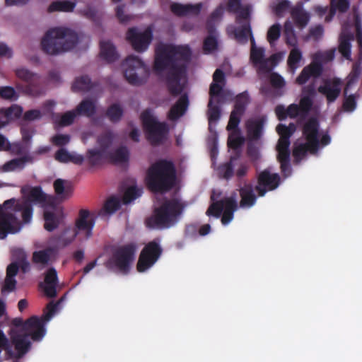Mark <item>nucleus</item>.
<instances>
[{
    "mask_svg": "<svg viewBox=\"0 0 362 362\" xmlns=\"http://www.w3.org/2000/svg\"><path fill=\"white\" fill-rule=\"evenodd\" d=\"M9 335L11 343L14 346L16 351H13L10 346V349L7 351V358L19 361L31 348V342L29 339L30 335L28 332L18 333L14 330L13 334Z\"/></svg>",
    "mask_w": 362,
    "mask_h": 362,
    "instance_id": "nucleus-15",
    "label": "nucleus"
},
{
    "mask_svg": "<svg viewBox=\"0 0 362 362\" xmlns=\"http://www.w3.org/2000/svg\"><path fill=\"white\" fill-rule=\"evenodd\" d=\"M192 52L187 45H163L156 50L153 69L157 72L168 69L166 85L173 96L180 95L184 86L181 79L185 75Z\"/></svg>",
    "mask_w": 362,
    "mask_h": 362,
    "instance_id": "nucleus-1",
    "label": "nucleus"
},
{
    "mask_svg": "<svg viewBox=\"0 0 362 362\" xmlns=\"http://www.w3.org/2000/svg\"><path fill=\"white\" fill-rule=\"evenodd\" d=\"M341 81L339 78H334L332 81L326 80L323 85L318 87L320 93L326 97L329 103L334 102L341 93Z\"/></svg>",
    "mask_w": 362,
    "mask_h": 362,
    "instance_id": "nucleus-20",
    "label": "nucleus"
},
{
    "mask_svg": "<svg viewBox=\"0 0 362 362\" xmlns=\"http://www.w3.org/2000/svg\"><path fill=\"white\" fill-rule=\"evenodd\" d=\"M126 37L136 52H143L152 41L153 31L150 27L143 32H139L136 28H131L127 30Z\"/></svg>",
    "mask_w": 362,
    "mask_h": 362,
    "instance_id": "nucleus-16",
    "label": "nucleus"
},
{
    "mask_svg": "<svg viewBox=\"0 0 362 362\" xmlns=\"http://www.w3.org/2000/svg\"><path fill=\"white\" fill-rule=\"evenodd\" d=\"M96 216L88 209H82L78 211V216L75 222V228H67L59 235L54 237L57 245L59 247L69 245L78 233L84 232L86 238L92 236V230L95 223Z\"/></svg>",
    "mask_w": 362,
    "mask_h": 362,
    "instance_id": "nucleus-5",
    "label": "nucleus"
},
{
    "mask_svg": "<svg viewBox=\"0 0 362 362\" xmlns=\"http://www.w3.org/2000/svg\"><path fill=\"white\" fill-rule=\"evenodd\" d=\"M301 59L302 53L300 50L298 48L292 49L287 60L288 67L293 71H295Z\"/></svg>",
    "mask_w": 362,
    "mask_h": 362,
    "instance_id": "nucleus-50",
    "label": "nucleus"
},
{
    "mask_svg": "<svg viewBox=\"0 0 362 362\" xmlns=\"http://www.w3.org/2000/svg\"><path fill=\"white\" fill-rule=\"evenodd\" d=\"M67 183V181L62 179H57L54 182V189L55 193L58 196H61L64 198H66L71 196L72 193V187L69 185H65Z\"/></svg>",
    "mask_w": 362,
    "mask_h": 362,
    "instance_id": "nucleus-41",
    "label": "nucleus"
},
{
    "mask_svg": "<svg viewBox=\"0 0 362 362\" xmlns=\"http://www.w3.org/2000/svg\"><path fill=\"white\" fill-rule=\"evenodd\" d=\"M238 209L235 195L224 197L219 201L214 202L209 206L206 214L209 216L218 218L222 214L221 222L227 225L233 218L234 212Z\"/></svg>",
    "mask_w": 362,
    "mask_h": 362,
    "instance_id": "nucleus-12",
    "label": "nucleus"
},
{
    "mask_svg": "<svg viewBox=\"0 0 362 362\" xmlns=\"http://www.w3.org/2000/svg\"><path fill=\"white\" fill-rule=\"evenodd\" d=\"M78 34L65 28H54L47 30L42 39L44 52L57 55L74 49L78 42Z\"/></svg>",
    "mask_w": 362,
    "mask_h": 362,
    "instance_id": "nucleus-3",
    "label": "nucleus"
},
{
    "mask_svg": "<svg viewBox=\"0 0 362 362\" xmlns=\"http://www.w3.org/2000/svg\"><path fill=\"white\" fill-rule=\"evenodd\" d=\"M235 37L236 40L240 43H247L248 41V37L250 36V39L251 40V36H252L250 24L249 22H247L242 25L240 28H238L235 30Z\"/></svg>",
    "mask_w": 362,
    "mask_h": 362,
    "instance_id": "nucleus-38",
    "label": "nucleus"
},
{
    "mask_svg": "<svg viewBox=\"0 0 362 362\" xmlns=\"http://www.w3.org/2000/svg\"><path fill=\"white\" fill-rule=\"evenodd\" d=\"M281 184V177L278 173H272L267 168L260 172L257 176V185L255 189L259 197H264L269 191L276 189Z\"/></svg>",
    "mask_w": 362,
    "mask_h": 362,
    "instance_id": "nucleus-17",
    "label": "nucleus"
},
{
    "mask_svg": "<svg viewBox=\"0 0 362 362\" xmlns=\"http://www.w3.org/2000/svg\"><path fill=\"white\" fill-rule=\"evenodd\" d=\"M313 100L310 96H303L300 100L298 107L301 112V117L305 118L311 110L313 107Z\"/></svg>",
    "mask_w": 362,
    "mask_h": 362,
    "instance_id": "nucleus-54",
    "label": "nucleus"
},
{
    "mask_svg": "<svg viewBox=\"0 0 362 362\" xmlns=\"http://www.w3.org/2000/svg\"><path fill=\"white\" fill-rule=\"evenodd\" d=\"M13 330L18 333L28 332L30 339L34 341H41L46 333L43 320L35 315L30 317L25 321L21 317L13 318L11 320L9 334H13Z\"/></svg>",
    "mask_w": 362,
    "mask_h": 362,
    "instance_id": "nucleus-10",
    "label": "nucleus"
},
{
    "mask_svg": "<svg viewBox=\"0 0 362 362\" xmlns=\"http://www.w3.org/2000/svg\"><path fill=\"white\" fill-rule=\"evenodd\" d=\"M76 115H78L74 110L68 111L59 117V119L58 121H56L57 124L61 127H66L71 125Z\"/></svg>",
    "mask_w": 362,
    "mask_h": 362,
    "instance_id": "nucleus-56",
    "label": "nucleus"
},
{
    "mask_svg": "<svg viewBox=\"0 0 362 362\" xmlns=\"http://www.w3.org/2000/svg\"><path fill=\"white\" fill-rule=\"evenodd\" d=\"M218 42L214 36L209 35L203 42V49L206 53H209L217 49Z\"/></svg>",
    "mask_w": 362,
    "mask_h": 362,
    "instance_id": "nucleus-61",
    "label": "nucleus"
},
{
    "mask_svg": "<svg viewBox=\"0 0 362 362\" xmlns=\"http://www.w3.org/2000/svg\"><path fill=\"white\" fill-rule=\"evenodd\" d=\"M52 254V250L51 248L35 251L33 253L32 261L35 264H40L44 266L47 265Z\"/></svg>",
    "mask_w": 362,
    "mask_h": 362,
    "instance_id": "nucleus-39",
    "label": "nucleus"
},
{
    "mask_svg": "<svg viewBox=\"0 0 362 362\" xmlns=\"http://www.w3.org/2000/svg\"><path fill=\"white\" fill-rule=\"evenodd\" d=\"M185 206L177 199H168L155 209L153 215L146 219V225L151 229L169 228L177 222Z\"/></svg>",
    "mask_w": 362,
    "mask_h": 362,
    "instance_id": "nucleus-4",
    "label": "nucleus"
},
{
    "mask_svg": "<svg viewBox=\"0 0 362 362\" xmlns=\"http://www.w3.org/2000/svg\"><path fill=\"white\" fill-rule=\"evenodd\" d=\"M354 21L356 29V40L358 46L359 55L362 57V20L361 16L355 13L354 15Z\"/></svg>",
    "mask_w": 362,
    "mask_h": 362,
    "instance_id": "nucleus-46",
    "label": "nucleus"
},
{
    "mask_svg": "<svg viewBox=\"0 0 362 362\" xmlns=\"http://www.w3.org/2000/svg\"><path fill=\"white\" fill-rule=\"evenodd\" d=\"M247 155L251 161H257L260 158L259 148L253 143L249 142L247 147Z\"/></svg>",
    "mask_w": 362,
    "mask_h": 362,
    "instance_id": "nucleus-64",
    "label": "nucleus"
},
{
    "mask_svg": "<svg viewBox=\"0 0 362 362\" xmlns=\"http://www.w3.org/2000/svg\"><path fill=\"white\" fill-rule=\"evenodd\" d=\"M44 228L46 230L52 232L58 228L60 220L53 211H45L44 212Z\"/></svg>",
    "mask_w": 362,
    "mask_h": 362,
    "instance_id": "nucleus-36",
    "label": "nucleus"
},
{
    "mask_svg": "<svg viewBox=\"0 0 362 362\" xmlns=\"http://www.w3.org/2000/svg\"><path fill=\"white\" fill-rule=\"evenodd\" d=\"M13 258L18 260L19 268L25 273L30 269V263L26 260V255L23 250L15 249L12 251Z\"/></svg>",
    "mask_w": 362,
    "mask_h": 362,
    "instance_id": "nucleus-47",
    "label": "nucleus"
},
{
    "mask_svg": "<svg viewBox=\"0 0 362 362\" xmlns=\"http://www.w3.org/2000/svg\"><path fill=\"white\" fill-rule=\"evenodd\" d=\"M123 109L118 103H114L110 105L105 112L106 117L112 123L119 122L123 116Z\"/></svg>",
    "mask_w": 362,
    "mask_h": 362,
    "instance_id": "nucleus-37",
    "label": "nucleus"
},
{
    "mask_svg": "<svg viewBox=\"0 0 362 362\" xmlns=\"http://www.w3.org/2000/svg\"><path fill=\"white\" fill-rule=\"evenodd\" d=\"M265 50L263 47H257L253 36H251L250 60L254 66H257L259 71L269 73L272 71L269 59L264 57Z\"/></svg>",
    "mask_w": 362,
    "mask_h": 362,
    "instance_id": "nucleus-19",
    "label": "nucleus"
},
{
    "mask_svg": "<svg viewBox=\"0 0 362 362\" xmlns=\"http://www.w3.org/2000/svg\"><path fill=\"white\" fill-rule=\"evenodd\" d=\"M119 208L120 200L115 197H112L105 202L103 208L99 213V215H103L104 214H112L117 211Z\"/></svg>",
    "mask_w": 362,
    "mask_h": 362,
    "instance_id": "nucleus-44",
    "label": "nucleus"
},
{
    "mask_svg": "<svg viewBox=\"0 0 362 362\" xmlns=\"http://www.w3.org/2000/svg\"><path fill=\"white\" fill-rule=\"evenodd\" d=\"M33 162V156L26 154L22 157L13 158L6 162L0 167V170L3 173L20 171L25 168L27 163H32Z\"/></svg>",
    "mask_w": 362,
    "mask_h": 362,
    "instance_id": "nucleus-22",
    "label": "nucleus"
},
{
    "mask_svg": "<svg viewBox=\"0 0 362 362\" xmlns=\"http://www.w3.org/2000/svg\"><path fill=\"white\" fill-rule=\"evenodd\" d=\"M319 129L320 124L315 117L308 119L303 127V136L313 150H318L320 147Z\"/></svg>",
    "mask_w": 362,
    "mask_h": 362,
    "instance_id": "nucleus-18",
    "label": "nucleus"
},
{
    "mask_svg": "<svg viewBox=\"0 0 362 362\" xmlns=\"http://www.w3.org/2000/svg\"><path fill=\"white\" fill-rule=\"evenodd\" d=\"M264 119L262 117L249 119L245 123L247 134L250 141H257L262 134Z\"/></svg>",
    "mask_w": 362,
    "mask_h": 362,
    "instance_id": "nucleus-24",
    "label": "nucleus"
},
{
    "mask_svg": "<svg viewBox=\"0 0 362 362\" xmlns=\"http://www.w3.org/2000/svg\"><path fill=\"white\" fill-rule=\"evenodd\" d=\"M176 182V170L173 163L160 159L153 163L146 172V184L155 193H165L171 190Z\"/></svg>",
    "mask_w": 362,
    "mask_h": 362,
    "instance_id": "nucleus-2",
    "label": "nucleus"
},
{
    "mask_svg": "<svg viewBox=\"0 0 362 362\" xmlns=\"http://www.w3.org/2000/svg\"><path fill=\"white\" fill-rule=\"evenodd\" d=\"M189 105V99L187 94L182 95L177 101L170 109L168 118L171 121H175L182 117L186 112Z\"/></svg>",
    "mask_w": 362,
    "mask_h": 362,
    "instance_id": "nucleus-25",
    "label": "nucleus"
},
{
    "mask_svg": "<svg viewBox=\"0 0 362 362\" xmlns=\"http://www.w3.org/2000/svg\"><path fill=\"white\" fill-rule=\"evenodd\" d=\"M243 115V114H239L238 112L232 110L226 127L227 130L230 131L236 129L240 124V119Z\"/></svg>",
    "mask_w": 362,
    "mask_h": 362,
    "instance_id": "nucleus-60",
    "label": "nucleus"
},
{
    "mask_svg": "<svg viewBox=\"0 0 362 362\" xmlns=\"http://www.w3.org/2000/svg\"><path fill=\"white\" fill-rule=\"evenodd\" d=\"M2 110L6 117L8 122L11 119L20 118L23 113L22 107L18 105H12L10 107L2 109Z\"/></svg>",
    "mask_w": 362,
    "mask_h": 362,
    "instance_id": "nucleus-52",
    "label": "nucleus"
},
{
    "mask_svg": "<svg viewBox=\"0 0 362 362\" xmlns=\"http://www.w3.org/2000/svg\"><path fill=\"white\" fill-rule=\"evenodd\" d=\"M113 141V134L111 132H107L100 134L97 140L100 150L107 153L109 148Z\"/></svg>",
    "mask_w": 362,
    "mask_h": 362,
    "instance_id": "nucleus-49",
    "label": "nucleus"
},
{
    "mask_svg": "<svg viewBox=\"0 0 362 362\" xmlns=\"http://www.w3.org/2000/svg\"><path fill=\"white\" fill-rule=\"evenodd\" d=\"M107 160L114 164L127 163L129 159V151L126 146H122L114 151H108L106 153Z\"/></svg>",
    "mask_w": 362,
    "mask_h": 362,
    "instance_id": "nucleus-27",
    "label": "nucleus"
},
{
    "mask_svg": "<svg viewBox=\"0 0 362 362\" xmlns=\"http://www.w3.org/2000/svg\"><path fill=\"white\" fill-rule=\"evenodd\" d=\"M15 156H21L26 153V148L24 145L20 142L11 143L8 141L6 151Z\"/></svg>",
    "mask_w": 362,
    "mask_h": 362,
    "instance_id": "nucleus-58",
    "label": "nucleus"
},
{
    "mask_svg": "<svg viewBox=\"0 0 362 362\" xmlns=\"http://www.w3.org/2000/svg\"><path fill=\"white\" fill-rule=\"evenodd\" d=\"M240 196V206L241 208H250L257 201V196L251 184H246L239 189Z\"/></svg>",
    "mask_w": 362,
    "mask_h": 362,
    "instance_id": "nucleus-26",
    "label": "nucleus"
},
{
    "mask_svg": "<svg viewBox=\"0 0 362 362\" xmlns=\"http://www.w3.org/2000/svg\"><path fill=\"white\" fill-rule=\"evenodd\" d=\"M323 67L320 62H312L309 65L305 66L300 74L296 79L298 85L305 84L311 77L318 78L321 76Z\"/></svg>",
    "mask_w": 362,
    "mask_h": 362,
    "instance_id": "nucleus-21",
    "label": "nucleus"
},
{
    "mask_svg": "<svg viewBox=\"0 0 362 362\" xmlns=\"http://www.w3.org/2000/svg\"><path fill=\"white\" fill-rule=\"evenodd\" d=\"M14 202L11 204V208L15 216L21 217V226L30 223L33 215V204H45L47 203V196L42 191L40 186L30 187L26 199H17L11 198Z\"/></svg>",
    "mask_w": 362,
    "mask_h": 362,
    "instance_id": "nucleus-6",
    "label": "nucleus"
},
{
    "mask_svg": "<svg viewBox=\"0 0 362 362\" xmlns=\"http://www.w3.org/2000/svg\"><path fill=\"white\" fill-rule=\"evenodd\" d=\"M296 130V127L293 123H290L288 126L279 124L276 128V131L280 136L278 143L291 144L290 138Z\"/></svg>",
    "mask_w": 362,
    "mask_h": 362,
    "instance_id": "nucleus-32",
    "label": "nucleus"
},
{
    "mask_svg": "<svg viewBox=\"0 0 362 362\" xmlns=\"http://www.w3.org/2000/svg\"><path fill=\"white\" fill-rule=\"evenodd\" d=\"M61 300H62V299L58 300L57 303H54V301H51L47 305V306H46L47 312L43 315L42 318H40L41 320H43L44 325H45V322L47 321H49L51 319V317L53 316V315L55 313Z\"/></svg>",
    "mask_w": 362,
    "mask_h": 362,
    "instance_id": "nucleus-59",
    "label": "nucleus"
},
{
    "mask_svg": "<svg viewBox=\"0 0 362 362\" xmlns=\"http://www.w3.org/2000/svg\"><path fill=\"white\" fill-rule=\"evenodd\" d=\"M141 119L148 141L153 146L161 144L169 132L168 124L158 122L151 109H146L141 113Z\"/></svg>",
    "mask_w": 362,
    "mask_h": 362,
    "instance_id": "nucleus-7",
    "label": "nucleus"
},
{
    "mask_svg": "<svg viewBox=\"0 0 362 362\" xmlns=\"http://www.w3.org/2000/svg\"><path fill=\"white\" fill-rule=\"evenodd\" d=\"M235 159V156H231L228 162H226L218 167V173L223 178L230 180L233 176L234 166L233 162Z\"/></svg>",
    "mask_w": 362,
    "mask_h": 362,
    "instance_id": "nucleus-45",
    "label": "nucleus"
},
{
    "mask_svg": "<svg viewBox=\"0 0 362 362\" xmlns=\"http://www.w3.org/2000/svg\"><path fill=\"white\" fill-rule=\"evenodd\" d=\"M16 77L21 81L16 83V88L23 93L32 96H39L44 93L40 77L25 68L15 70Z\"/></svg>",
    "mask_w": 362,
    "mask_h": 362,
    "instance_id": "nucleus-9",
    "label": "nucleus"
},
{
    "mask_svg": "<svg viewBox=\"0 0 362 362\" xmlns=\"http://www.w3.org/2000/svg\"><path fill=\"white\" fill-rule=\"evenodd\" d=\"M124 76L127 81L132 85H140L143 83V77L148 72L144 62L135 55H129L124 62Z\"/></svg>",
    "mask_w": 362,
    "mask_h": 362,
    "instance_id": "nucleus-14",
    "label": "nucleus"
},
{
    "mask_svg": "<svg viewBox=\"0 0 362 362\" xmlns=\"http://www.w3.org/2000/svg\"><path fill=\"white\" fill-rule=\"evenodd\" d=\"M202 8V3H199L195 5H183L180 4V7L178 8V13H177V16L182 17L188 15H198L200 13Z\"/></svg>",
    "mask_w": 362,
    "mask_h": 362,
    "instance_id": "nucleus-43",
    "label": "nucleus"
},
{
    "mask_svg": "<svg viewBox=\"0 0 362 362\" xmlns=\"http://www.w3.org/2000/svg\"><path fill=\"white\" fill-rule=\"evenodd\" d=\"M141 190L135 186H132L127 188L122 197L123 203L124 204L130 203L132 201L139 197L141 195Z\"/></svg>",
    "mask_w": 362,
    "mask_h": 362,
    "instance_id": "nucleus-55",
    "label": "nucleus"
},
{
    "mask_svg": "<svg viewBox=\"0 0 362 362\" xmlns=\"http://www.w3.org/2000/svg\"><path fill=\"white\" fill-rule=\"evenodd\" d=\"M163 248L159 238L148 242L142 249L136 264L139 272H144L151 268L160 257Z\"/></svg>",
    "mask_w": 362,
    "mask_h": 362,
    "instance_id": "nucleus-13",
    "label": "nucleus"
},
{
    "mask_svg": "<svg viewBox=\"0 0 362 362\" xmlns=\"http://www.w3.org/2000/svg\"><path fill=\"white\" fill-rule=\"evenodd\" d=\"M291 144H281L277 143L276 151H277V160L279 162L281 161H290L291 151L289 149Z\"/></svg>",
    "mask_w": 362,
    "mask_h": 362,
    "instance_id": "nucleus-51",
    "label": "nucleus"
},
{
    "mask_svg": "<svg viewBox=\"0 0 362 362\" xmlns=\"http://www.w3.org/2000/svg\"><path fill=\"white\" fill-rule=\"evenodd\" d=\"M136 245L134 243H129L119 247L113 252L112 257L105 262V266L110 271L118 270L127 274L134 259Z\"/></svg>",
    "mask_w": 362,
    "mask_h": 362,
    "instance_id": "nucleus-8",
    "label": "nucleus"
},
{
    "mask_svg": "<svg viewBox=\"0 0 362 362\" xmlns=\"http://www.w3.org/2000/svg\"><path fill=\"white\" fill-rule=\"evenodd\" d=\"M58 284V276L56 269L49 268L45 275L44 293L48 298H54L57 296V286Z\"/></svg>",
    "mask_w": 362,
    "mask_h": 362,
    "instance_id": "nucleus-23",
    "label": "nucleus"
},
{
    "mask_svg": "<svg viewBox=\"0 0 362 362\" xmlns=\"http://www.w3.org/2000/svg\"><path fill=\"white\" fill-rule=\"evenodd\" d=\"M96 86L88 75H83L75 78L71 88L74 92H88Z\"/></svg>",
    "mask_w": 362,
    "mask_h": 362,
    "instance_id": "nucleus-31",
    "label": "nucleus"
},
{
    "mask_svg": "<svg viewBox=\"0 0 362 362\" xmlns=\"http://www.w3.org/2000/svg\"><path fill=\"white\" fill-rule=\"evenodd\" d=\"M361 68L360 64H354L352 66L351 71L347 76V81L344 90V95L347 94L349 90L352 88V86L357 83L361 75Z\"/></svg>",
    "mask_w": 362,
    "mask_h": 362,
    "instance_id": "nucleus-34",
    "label": "nucleus"
},
{
    "mask_svg": "<svg viewBox=\"0 0 362 362\" xmlns=\"http://www.w3.org/2000/svg\"><path fill=\"white\" fill-rule=\"evenodd\" d=\"M0 98L10 101H15L18 98V95L15 88L11 86H1Z\"/></svg>",
    "mask_w": 362,
    "mask_h": 362,
    "instance_id": "nucleus-53",
    "label": "nucleus"
},
{
    "mask_svg": "<svg viewBox=\"0 0 362 362\" xmlns=\"http://www.w3.org/2000/svg\"><path fill=\"white\" fill-rule=\"evenodd\" d=\"M281 29V25L279 23H276L272 25L268 30L267 38L271 45L279 38Z\"/></svg>",
    "mask_w": 362,
    "mask_h": 362,
    "instance_id": "nucleus-57",
    "label": "nucleus"
},
{
    "mask_svg": "<svg viewBox=\"0 0 362 362\" xmlns=\"http://www.w3.org/2000/svg\"><path fill=\"white\" fill-rule=\"evenodd\" d=\"M76 6V3L69 1H53L48 7V12L52 13L55 11L71 12Z\"/></svg>",
    "mask_w": 362,
    "mask_h": 362,
    "instance_id": "nucleus-33",
    "label": "nucleus"
},
{
    "mask_svg": "<svg viewBox=\"0 0 362 362\" xmlns=\"http://www.w3.org/2000/svg\"><path fill=\"white\" fill-rule=\"evenodd\" d=\"M75 111L78 115L91 117L96 113L95 102L91 99H84L76 106Z\"/></svg>",
    "mask_w": 362,
    "mask_h": 362,
    "instance_id": "nucleus-30",
    "label": "nucleus"
},
{
    "mask_svg": "<svg viewBox=\"0 0 362 362\" xmlns=\"http://www.w3.org/2000/svg\"><path fill=\"white\" fill-rule=\"evenodd\" d=\"M71 140V136L69 134H57L52 137V144L59 147H62L67 145Z\"/></svg>",
    "mask_w": 362,
    "mask_h": 362,
    "instance_id": "nucleus-63",
    "label": "nucleus"
},
{
    "mask_svg": "<svg viewBox=\"0 0 362 362\" xmlns=\"http://www.w3.org/2000/svg\"><path fill=\"white\" fill-rule=\"evenodd\" d=\"M13 199H7L0 204V239H5L8 234H16L21 229V222L15 216L11 208Z\"/></svg>",
    "mask_w": 362,
    "mask_h": 362,
    "instance_id": "nucleus-11",
    "label": "nucleus"
},
{
    "mask_svg": "<svg viewBox=\"0 0 362 362\" xmlns=\"http://www.w3.org/2000/svg\"><path fill=\"white\" fill-rule=\"evenodd\" d=\"M250 102V97L247 91L238 94L235 99V105L233 110L244 114L246 107Z\"/></svg>",
    "mask_w": 362,
    "mask_h": 362,
    "instance_id": "nucleus-42",
    "label": "nucleus"
},
{
    "mask_svg": "<svg viewBox=\"0 0 362 362\" xmlns=\"http://www.w3.org/2000/svg\"><path fill=\"white\" fill-rule=\"evenodd\" d=\"M105 152L100 149H90L87 152L88 161L91 165H96L100 163L103 159L107 160Z\"/></svg>",
    "mask_w": 362,
    "mask_h": 362,
    "instance_id": "nucleus-48",
    "label": "nucleus"
},
{
    "mask_svg": "<svg viewBox=\"0 0 362 362\" xmlns=\"http://www.w3.org/2000/svg\"><path fill=\"white\" fill-rule=\"evenodd\" d=\"M354 35L353 33H341L339 37V52L346 59H351V42L354 40Z\"/></svg>",
    "mask_w": 362,
    "mask_h": 362,
    "instance_id": "nucleus-29",
    "label": "nucleus"
},
{
    "mask_svg": "<svg viewBox=\"0 0 362 362\" xmlns=\"http://www.w3.org/2000/svg\"><path fill=\"white\" fill-rule=\"evenodd\" d=\"M342 107L346 112H353L356 107V96L355 94H351L345 98L343 102Z\"/></svg>",
    "mask_w": 362,
    "mask_h": 362,
    "instance_id": "nucleus-62",
    "label": "nucleus"
},
{
    "mask_svg": "<svg viewBox=\"0 0 362 362\" xmlns=\"http://www.w3.org/2000/svg\"><path fill=\"white\" fill-rule=\"evenodd\" d=\"M291 14L296 26L300 28L305 27L310 19L308 13L300 8H293Z\"/></svg>",
    "mask_w": 362,
    "mask_h": 362,
    "instance_id": "nucleus-35",
    "label": "nucleus"
},
{
    "mask_svg": "<svg viewBox=\"0 0 362 362\" xmlns=\"http://www.w3.org/2000/svg\"><path fill=\"white\" fill-rule=\"evenodd\" d=\"M318 150H313L308 144H300L295 146L293 149V156L296 163L300 162L308 152L315 154Z\"/></svg>",
    "mask_w": 362,
    "mask_h": 362,
    "instance_id": "nucleus-40",
    "label": "nucleus"
},
{
    "mask_svg": "<svg viewBox=\"0 0 362 362\" xmlns=\"http://www.w3.org/2000/svg\"><path fill=\"white\" fill-rule=\"evenodd\" d=\"M100 57L108 63L113 62L118 59L116 48L110 41H101L100 43Z\"/></svg>",
    "mask_w": 362,
    "mask_h": 362,
    "instance_id": "nucleus-28",
    "label": "nucleus"
}]
</instances>
